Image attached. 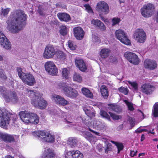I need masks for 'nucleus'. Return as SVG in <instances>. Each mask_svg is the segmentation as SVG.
I'll list each match as a JSON object with an SVG mask.
<instances>
[{"mask_svg": "<svg viewBox=\"0 0 158 158\" xmlns=\"http://www.w3.org/2000/svg\"><path fill=\"white\" fill-rule=\"evenodd\" d=\"M11 16L14 18L8 24L10 31L13 33H16L22 30L26 24L27 16L24 11L18 10L14 12Z\"/></svg>", "mask_w": 158, "mask_h": 158, "instance_id": "1", "label": "nucleus"}, {"mask_svg": "<svg viewBox=\"0 0 158 158\" xmlns=\"http://www.w3.org/2000/svg\"><path fill=\"white\" fill-rule=\"evenodd\" d=\"M19 115L21 119L25 123L37 124L39 122V117L35 113L21 111L19 112Z\"/></svg>", "mask_w": 158, "mask_h": 158, "instance_id": "2", "label": "nucleus"}, {"mask_svg": "<svg viewBox=\"0 0 158 158\" xmlns=\"http://www.w3.org/2000/svg\"><path fill=\"white\" fill-rule=\"evenodd\" d=\"M17 118V117L15 114L5 112L1 119H0V126L6 128L10 122H12L11 123L13 125V124L15 123Z\"/></svg>", "mask_w": 158, "mask_h": 158, "instance_id": "3", "label": "nucleus"}, {"mask_svg": "<svg viewBox=\"0 0 158 158\" xmlns=\"http://www.w3.org/2000/svg\"><path fill=\"white\" fill-rule=\"evenodd\" d=\"M64 94L67 97L74 99L78 95L77 91L75 89L69 86L65 83H60Z\"/></svg>", "mask_w": 158, "mask_h": 158, "instance_id": "4", "label": "nucleus"}, {"mask_svg": "<svg viewBox=\"0 0 158 158\" xmlns=\"http://www.w3.org/2000/svg\"><path fill=\"white\" fill-rule=\"evenodd\" d=\"M155 6L151 3H148L144 5L140 9L142 15L145 18H149L151 17L155 11Z\"/></svg>", "mask_w": 158, "mask_h": 158, "instance_id": "5", "label": "nucleus"}, {"mask_svg": "<svg viewBox=\"0 0 158 158\" xmlns=\"http://www.w3.org/2000/svg\"><path fill=\"white\" fill-rule=\"evenodd\" d=\"M115 35L116 38L122 43L128 45L131 44L130 40L126 34L122 30H116L115 32Z\"/></svg>", "mask_w": 158, "mask_h": 158, "instance_id": "6", "label": "nucleus"}, {"mask_svg": "<svg viewBox=\"0 0 158 158\" xmlns=\"http://www.w3.org/2000/svg\"><path fill=\"white\" fill-rule=\"evenodd\" d=\"M133 37L138 42L140 43H144L146 39V33L141 28L137 29L133 34Z\"/></svg>", "mask_w": 158, "mask_h": 158, "instance_id": "7", "label": "nucleus"}, {"mask_svg": "<svg viewBox=\"0 0 158 158\" xmlns=\"http://www.w3.org/2000/svg\"><path fill=\"white\" fill-rule=\"evenodd\" d=\"M31 103L35 107L40 109H45L47 106V101L40 97L35 96V99H32Z\"/></svg>", "mask_w": 158, "mask_h": 158, "instance_id": "8", "label": "nucleus"}, {"mask_svg": "<svg viewBox=\"0 0 158 158\" xmlns=\"http://www.w3.org/2000/svg\"><path fill=\"white\" fill-rule=\"evenodd\" d=\"M96 10L99 13L104 15L107 14L110 11L108 5L104 1H99L97 3Z\"/></svg>", "mask_w": 158, "mask_h": 158, "instance_id": "9", "label": "nucleus"}, {"mask_svg": "<svg viewBox=\"0 0 158 158\" xmlns=\"http://www.w3.org/2000/svg\"><path fill=\"white\" fill-rule=\"evenodd\" d=\"M44 67L46 71L49 74L54 76L57 74L58 69L53 62H47L45 64Z\"/></svg>", "mask_w": 158, "mask_h": 158, "instance_id": "10", "label": "nucleus"}, {"mask_svg": "<svg viewBox=\"0 0 158 158\" xmlns=\"http://www.w3.org/2000/svg\"><path fill=\"white\" fill-rule=\"evenodd\" d=\"M56 53V51L52 45H47L45 48L43 53V56L44 58L47 59L52 58Z\"/></svg>", "mask_w": 158, "mask_h": 158, "instance_id": "11", "label": "nucleus"}, {"mask_svg": "<svg viewBox=\"0 0 158 158\" xmlns=\"http://www.w3.org/2000/svg\"><path fill=\"white\" fill-rule=\"evenodd\" d=\"M124 56L131 63L135 65H138L140 62L138 56L135 53L127 52L124 53Z\"/></svg>", "mask_w": 158, "mask_h": 158, "instance_id": "12", "label": "nucleus"}, {"mask_svg": "<svg viewBox=\"0 0 158 158\" xmlns=\"http://www.w3.org/2000/svg\"><path fill=\"white\" fill-rule=\"evenodd\" d=\"M21 80L24 83L29 86H32L36 83L34 76L30 73H24L23 77Z\"/></svg>", "mask_w": 158, "mask_h": 158, "instance_id": "13", "label": "nucleus"}, {"mask_svg": "<svg viewBox=\"0 0 158 158\" xmlns=\"http://www.w3.org/2000/svg\"><path fill=\"white\" fill-rule=\"evenodd\" d=\"M155 89V86L149 83L143 84L141 86V89L142 92L147 95L152 94Z\"/></svg>", "mask_w": 158, "mask_h": 158, "instance_id": "14", "label": "nucleus"}, {"mask_svg": "<svg viewBox=\"0 0 158 158\" xmlns=\"http://www.w3.org/2000/svg\"><path fill=\"white\" fill-rule=\"evenodd\" d=\"M0 44L4 48L7 49H10L11 48L10 43L1 31H0Z\"/></svg>", "mask_w": 158, "mask_h": 158, "instance_id": "15", "label": "nucleus"}, {"mask_svg": "<svg viewBox=\"0 0 158 158\" xmlns=\"http://www.w3.org/2000/svg\"><path fill=\"white\" fill-rule=\"evenodd\" d=\"M74 35L78 40L82 39L84 37L85 32L83 29L80 27H76L73 29Z\"/></svg>", "mask_w": 158, "mask_h": 158, "instance_id": "16", "label": "nucleus"}, {"mask_svg": "<svg viewBox=\"0 0 158 158\" xmlns=\"http://www.w3.org/2000/svg\"><path fill=\"white\" fill-rule=\"evenodd\" d=\"M75 63L76 66L81 71L85 72L87 70V66L85 62L83 60L75 59Z\"/></svg>", "mask_w": 158, "mask_h": 158, "instance_id": "17", "label": "nucleus"}, {"mask_svg": "<svg viewBox=\"0 0 158 158\" xmlns=\"http://www.w3.org/2000/svg\"><path fill=\"white\" fill-rule=\"evenodd\" d=\"M53 98L57 104L62 106H65L69 104L68 101L66 100L64 98L60 95H54Z\"/></svg>", "mask_w": 158, "mask_h": 158, "instance_id": "18", "label": "nucleus"}, {"mask_svg": "<svg viewBox=\"0 0 158 158\" xmlns=\"http://www.w3.org/2000/svg\"><path fill=\"white\" fill-rule=\"evenodd\" d=\"M91 23L94 27L104 31L106 30V26L104 23L98 19H93L91 21Z\"/></svg>", "mask_w": 158, "mask_h": 158, "instance_id": "19", "label": "nucleus"}, {"mask_svg": "<svg viewBox=\"0 0 158 158\" xmlns=\"http://www.w3.org/2000/svg\"><path fill=\"white\" fill-rule=\"evenodd\" d=\"M144 65L146 69H148L150 70H153L157 66V63L155 61L148 59L145 60Z\"/></svg>", "mask_w": 158, "mask_h": 158, "instance_id": "20", "label": "nucleus"}, {"mask_svg": "<svg viewBox=\"0 0 158 158\" xmlns=\"http://www.w3.org/2000/svg\"><path fill=\"white\" fill-rule=\"evenodd\" d=\"M10 95V97L7 95L5 97L6 102H9L11 101H13L15 102H18L19 99L15 92L14 91L11 92Z\"/></svg>", "mask_w": 158, "mask_h": 158, "instance_id": "21", "label": "nucleus"}, {"mask_svg": "<svg viewBox=\"0 0 158 158\" xmlns=\"http://www.w3.org/2000/svg\"><path fill=\"white\" fill-rule=\"evenodd\" d=\"M0 138L6 142L10 143L15 141L14 138L13 136L8 134H0Z\"/></svg>", "mask_w": 158, "mask_h": 158, "instance_id": "22", "label": "nucleus"}, {"mask_svg": "<svg viewBox=\"0 0 158 158\" xmlns=\"http://www.w3.org/2000/svg\"><path fill=\"white\" fill-rule=\"evenodd\" d=\"M57 15L59 19L62 21L68 22L71 19L70 15L67 13H59L57 14Z\"/></svg>", "mask_w": 158, "mask_h": 158, "instance_id": "23", "label": "nucleus"}, {"mask_svg": "<svg viewBox=\"0 0 158 158\" xmlns=\"http://www.w3.org/2000/svg\"><path fill=\"white\" fill-rule=\"evenodd\" d=\"M55 156V155L53 151L49 148L44 152L42 158H54Z\"/></svg>", "mask_w": 158, "mask_h": 158, "instance_id": "24", "label": "nucleus"}, {"mask_svg": "<svg viewBox=\"0 0 158 158\" xmlns=\"http://www.w3.org/2000/svg\"><path fill=\"white\" fill-rule=\"evenodd\" d=\"M61 76L63 79H68L69 78L70 72L67 68H63L60 70Z\"/></svg>", "mask_w": 158, "mask_h": 158, "instance_id": "25", "label": "nucleus"}, {"mask_svg": "<svg viewBox=\"0 0 158 158\" xmlns=\"http://www.w3.org/2000/svg\"><path fill=\"white\" fill-rule=\"evenodd\" d=\"M109 109L117 113H119L122 111L121 107L118 105L113 104H108Z\"/></svg>", "mask_w": 158, "mask_h": 158, "instance_id": "26", "label": "nucleus"}, {"mask_svg": "<svg viewBox=\"0 0 158 158\" xmlns=\"http://www.w3.org/2000/svg\"><path fill=\"white\" fill-rule=\"evenodd\" d=\"M43 139L48 143H53L55 141V136L51 135L49 132H48L46 133V136L43 138Z\"/></svg>", "mask_w": 158, "mask_h": 158, "instance_id": "27", "label": "nucleus"}, {"mask_svg": "<svg viewBox=\"0 0 158 158\" xmlns=\"http://www.w3.org/2000/svg\"><path fill=\"white\" fill-rule=\"evenodd\" d=\"M101 95L104 99H107L109 96V92L106 85H102L100 89Z\"/></svg>", "mask_w": 158, "mask_h": 158, "instance_id": "28", "label": "nucleus"}, {"mask_svg": "<svg viewBox=\"0 0 158 158\" xmlns=\"http://www.w3.org/2000/svg\"><path fill=\"white\" fill-rule=\"evenodd\" d=\"M81 91L83 94L86 97L91 99L93 98V94L89 89L83 87L81 89Z\"/></svg>", "mask_w": 158, "mask_h": 158, "instance_id": "29", "label": "nucleus"}, {"mask_svg": "<svg viewBox=\"0 0 158 158\" xmlns=\"http://www.w3.org/2000/svg\"><path fill=\"white\" fill-rule=\"evenodd\" d=\"M110 52V50L109 48H103L100 51V55L102 58L105 59L108 57Z\"/></svg>", "mask_w": 158, "mask_h": 158, "instance_id": "30", "label": "nucleus"}, {"mask_svg": "<svg viewBox=\"0 0 158 158\" xmlns=\"http://www.w3.org/2000/svg\"><path fill=\"white\" fill-rule=\"evenodd\" d=\"M152 115L154 117H158V102L155 103L153 105Z\"/></svg>", "mask_w": 158, "mask_h": 158, "instance_id": "31", "label": "nucleus"}, {"mask_svg": "<svg viewBox=\"0 0 158 158\" xmlns=\"http://www.w3.org/2000/svg\"><path fill=\"white\" fill-rule=\"evenodd\" d=\"M48 132H45L44 131H35L33 132V135L35 136L38 137H41L43 138L44 136H46V133Z\"/></svg>", "mask_w": 158, "mask_h": 158, "instance_id": "32", "label": "nucleus"}, {"mask_svg": "<svg viewBox=\"0 0 158 158\" xmlns=\"http://www.w3.org/2000/svg\"><path fill=\"white\" fill-rule=\"evenodd\" d=\"M59 32L61 35H66L68 32L67 27L65 25H62L60 27Z\"/></svg>", "mask_w": 158, "mask_h": 158, "instance_id": "33", "label": "nucleus"}, {"mask_svg": "<svg viewBox=\"0 0 158 158\" xmlns=\"http://www.w3.org/2000/svg\"><path fill=\"white\" fill-rule=\"evenodd\" d=\"M73 81L80 83L82 81V77L80 74L78 73H75L73 77Z\"/></svg>", "mask_w": 158, "mask_h": 158, "instance_id": "34", "label": "nucleus"}, {"mask_svg": "<svg viewBox=\"0 0 158 158\" xmlns=\"http://www.w3.org/2000/svg\"><path fill=\"white\" fill-rule=\"evenodd\" d=\"M57 58L60 60H63L65 59L66 55L65 53L61 51H56V54Z\"/></svg>", "mask_w": 158, "mask_h": 158, "instance_id": "35", "label": "nucleus"}, {"mask_svg": "<svg viewBox=\"0 0 158 158\" xmlns=\"http://www.w3.org/2000/svg\"><path fill=\"white\" fill-rule=\"evenodd\" d=\"M68 141L69 144L72 146H74L77 144L78 140L76 138L70 137Z\"/></svg>", "mask_w": 158, "mask_h": 158, "instance_id": "36", "label": "nucleus"}, {"mask_svg": "<svg viewBox=\"0 0 158 158\" xmlns=\"http://www.w3.org/2000/svg\"><path fill=\"white\" fill-rule=\"evenodd\" d=\"M112 142L114 143L118 149V153H119L123 149L124 146L122 143L112 141Z\"/></svg>", "mask_w": 158, "mask_h": 158, "instance_id": "37", "label": "nucleus"}, {"mask_svg": "<svg viewBox=\"0 0 158 158\" xmlns=\"http://www.w3.org/2000/svg\"><path fill=\"white\" fill-rule=\"evenodd\" d=\"M10 9L9 8H7L5 9H3L2 7L0 12V15L6 16L7 15L9 12L10 11Z\"/></svg>", "mask_w": 158, "mask_h": 158, "instance_id": "38", "label": "nucleus"}, {"mask_svg": "<svg viewBox=\"0 0 158 158\" xmlns=\"http://www.w3.org/2000/svg\"><path fill=\"white\" fill-rule=\"evenodd\" d=\"M73 157L72 158H83V155L78 150H73Z\"/></svg>", "mask_w": 158, "mask_h": 158, "instance_id": "39", "label": "nucleus"}, {"mask_svg": "<svg viewBox=\"0 0 158 158\" xmlns=\"http://www.w3.org/2000/svg\"><path fill=\"white\" fill-rule=\"evenodd\" d=\"M0 93L5 99V97L7 96V93L6 88L4 86H0Z\"/></svg>", "mask_w": 158, "mask_h": 158, "instance_id": "40", "label": "nucleus"}, {"mask_svg": "<svg viewBox=\"0 0 158 158\" xmlns=\"http://www.w3.org/2000/svg\"><path fill=\"white\" fill-rule=\"evenodd\" d=\"M124 102L128 106L129 110L131 111H133L134 110L132 103L129 102L128 100H125L124 101Z\"/></svg>", "mask_w": 158, "mask_h": 158, "instance_id": "41", "label": "nucleus"}, {"mask_svg": "<svg viewBox=\"0 0 158 158\" xmlns=\"http://www.w3.org/2000/svg\"><path fill=\"white\" fill-rule=\"evenodd\" d=\"M100 114L102 117L105 118L108 120H110V118L107 113L103 110H101L100 112Z\"/></svg>", "mask_w": 158, "mask_h": 158, "instance_id": "42", "label": "nucleus"}, {"mask_svg": "<svg viewBox=\"0 0 158 158\" xmlns=\"http://www.w3.org/2000/svg\"><path fill=\"white\" fill-rule=\"evenodd\" d=\"M118 89L119 92L125 95H127L129 92V90L127 88H125L123 86L121 87Z\"/></svg>", "mask_w": 158, "mask_h": 158, "instance_id": "43", "label": "nucleus"}, {"mask_svg": "<svg viewBox=\"0 0 158 158\" xmlns=\"http://www.w3.org/2000/svg\"><path fill=\"white\" fill-rule=\"evenodd\" d=\"M16 70L18 72V74L19 77L22 79L23 77V73H24L23 72L22 69L20 67H17Z\"/></svg>", "mask_w": 158, "mask_h": 158, "instance_id": "44", "label": "nucleus"}, {"mask_svg": "<svg viewBox=\"0 0 158 158\" xmlns=\"http://www.w3.org/2000/svg\"><path fill=\"white\" fill-rule=\"evenodd\" d=\"M121 20L120 18H113L112 19V25L114 26L117 24H118Z\"/></svg>", "mask_w": 158, "mask_h": 158, "instance_id": "45", "label": "nucleus"}, {"mask_svg": "<svg viewBox=\"0 0 158 158\" xmlns=\"http://www.w3.org/2000/svg\"><path fill=\"white\" fill-rule=\"evenodd\" d=\"M27 94L29 97L31 98L33 97V99H35V96H36L34 90H29L28 89H27Z\"/></svg>", "mask_w": 158, "mask_h": 158, "instance_id": "46", "label": "nucleus"}, {"mask_svg": "<svg viewBox=\"0 0 158 158\" xmlns=\"http://www.w3.org/2000/svg\"><path fill=\"white\" fill-rule=\"evenodd\" d=\"M0 78L4 80H6L7 78V77L3 69H0Z\"/></svg>", "mask_w": 158, "mask_h": 158, "instance_id": "47", "label": "nucleus"}, {"mask_svg": "<svg viewBox=\"0 0 158 158\" xmlns=\"http://www.w3.org/2000/svg\"><path fill=\"white\" fill-rule=\"evenodd\" d=\"M85 112L86 114L90 118H92L95 116V113L93 112H91L88 109H86Z\"/></svg>", "mask_w": 158, "mask_h": 158, "instance_id": "48", "label": "nucleus"}, {"mask_svg": "<svg viewBox=\"0 0 158 158\" xmlns=\"http://www.w3.org/2000/svg\"><path fill=\"white\" fill-rule=\"evenodd\" d=\"M109 113L110 114V116L114 120H118L120 119L121 118V116H119L118 115H116L111 112H109Z\"/></svg>", "mask_w": 158, "mask_h": 158, "instance_id": "49", "label": "nucleus"}, {"mask_svg": "<svg viewBox=\"0 0 158 158\" xmlns=\"http://www.w3.org/2000/svg\"><path fill=\"white\" fill-rule=\"evenodd\" d=\"M128 83L135 90L138 89V84L136 82L128 81Z\"/></svg>", "mask_w": 158, "mask_h": 158, "instance_id": "50", "label": "nucleus"}, {"mask_svg": "<svg viewBox=\"0 0 158 158\" xmlns=\"http://www.w3.org/2000/svg\"><path fill=\"white\" fill-rule=\"evenodd\" d=\"M84 6L85 8V9L89 13H94L93 10L89 4H85Z\"/></svg>", "mask_w": 158, "mask_h": 158, "instance_id": "51", "label": "nucleus"}, {"mask_svg": "<svg viewBox=\"0 0 158 158\" xmlns=\"http://www.w3.org/2000/svg\"><path fill=\"white\" fill-rule=\"evenodd\" d=\"M73 151H69L67 152L65 155V157L66 158H72L73 157Z\"/></svg>", "mask_w": 158, "mask_h": 158, "instance_id": "52", "label": "nucleus"}, {"mask_svg": "<svg viewBox=\"0 0 158 158\" xmlns=\"http://www.w3.org/2000/svg\"><path fill=\"white\" fill-rule=\"evenodd\" d=\"M68 45L69 48L72 50H75V48L74 46L73 42L71 40H69L68 42Z\"/></svg>", "mask_w": 158, "mask_h": 158, "instance_id": "53", "label": "nucleus"}, {"mask_svg": "<svg viewBox=\"0 0 158 158\" xmlns=\"http://www.w3.org/2000/svg\"><path fill=\"white\" fill-rule=\"evenodd\" d=\"M111 145L110 143H108L106 145V147L105 149V152L106 153H108V152L111 150Z\"/></svg>", "mask_w": 158, "mask_h": 158, "instance_id": "54", "label": "nucleus"}, {"mask_svg": "<svg viewBox=\"0 0 158 158\" xmlns=\"http://www.w3.org/2000/svg\"><path fill=\"white\" fill-rule=\"evenodd\" d=\"M128 121L130 124L131 128L135 126V121H134L131 117H130L128 119Z\"/></svg>", "mask_w": 158, "mask_h": 158, "instance_id": "55", "label": "nucleus"}, {"mask_svg": "<svg viewBox=\"0 0 158 158\" xmlns=\"http://www.w3.org/2000/svg\"><path fill=\"white\" fill-rule=\"evenodd\" d=\"M137 153V151H136L135 152L134 151H131L130 153V156L131 157H134L136 155Z\"/></svg>", "mask_w": 158, "mask_h": 158, "instance_id": "56", "label": "nucleus"}, {"mask_svg": "<svg viewBox=\"0 0 158 158\" xmlns=\"http://www.w3.org/2000/svg\"><path fill=\"white\" fill-rule=\"evenodd\" d=\"M99 16L100 17L101 20L103 21H105V19L103 16V15H104V14H102V13H99Z\"/></svg>", "mask_w": 158, "mask_h": 158, "instance_id": "57", "label": "nucleus"}, {"mask_svg": "<svg viewBox=\"0 0 158 158\" xmlns=\"http://www.w3.org/2000/svg\"><path fill=\"white\" fill-rule=\"evenodd\" d=\"M5 113L3 112L0 109V119H1L2 117L3 116V114Z\"/></svg>", "mask_w": 158, "mask_h": 158, "instance_id": "58", "label": "nucleus"}, {"mask_svg": "<svg viewBox=\"0 0 158 158\" xmlns=\"http://www.w3.org/2000/svg\"><path fill=\"white\" fill-rule=\"evenodd\" d=\"M118 62L117 59L115 58H113L112 60V63H116Z\"/></svg>", "mask_w": 158, "mask_h": 158, "instance_id": "59", "label": "nucleus"}, {"mask_svg": "<svg viewBox=\"0 0 158 158\" xmlns=\"http://www.w3.org/2000/svg\"><path fill=\"white\" fill-rule=\"evenodd\" d=\"M145 139V136L144 134H142L141 135L140 141L142 142Z\"/></svg>", "mask_w": 158, "mask_h": 158, "instance_id": "60", "label": "nucleus"}, {"mask_svg": "<svg viewBox=\"0 0 158 158\" xmlns=\"http://www.w3.org/2000/svg\"><path fill=\"white\" fill-rule=\"evenodd\" d=\"M38 13H39V14H40V15H43V10L41 9H40L38 10Z\"/></svg>", "mask_w": 158, "mask_h": 158, "instance_id": "61", "label": "nucleus"}, {"mask_svg": "<svg viewBox=\"0 0 158 158\" xmlns=\"http://www.w3.org/2000/svg\"><path fill=\"white\" fill-rule=\"evenodd\" d=\"M145 155V153H140L139 154L138 157H140V156H144Z\"/></svg>", "mask_w": 158, "mask_h": 158, "instance_id": "62", "label": "nucleus"}, {"mask_svg": "<svg viewBox=\"0 0 158 158\" xmlns=\"http://www.w3.org/2000/svg\"><path fill=\"white\" fill-rule=\"evenodd\" d=\"M154 130V129H153L152 130V131H148V133H151V134H155V132H153V131Z\"/></svg>", "mask_w": 158, "mask_h": 158, "instance_id": "63", "label": "nucleus"}, {"mask_svg": "<svg viewBox=\"0 0 158 158\" xmlns=\"http://www.w3.org/2000/svg\"><path fill=\"white\" fill-rule=\"evenodd\" d=\"M156 22H158V10L157 13L156 15Z\"/></svg>", "mask_w": 158, "mask_h": 158, "instance_id": "64", "label": "nucleus"}]
</instances>
